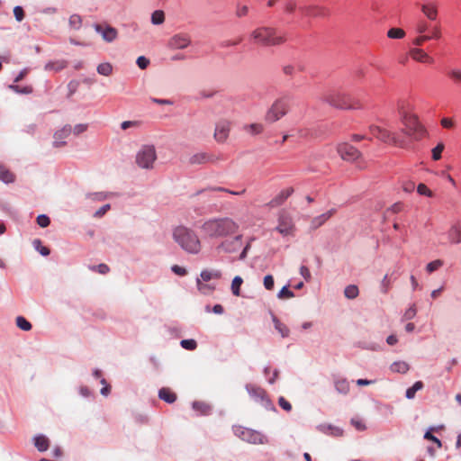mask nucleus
Instances as JSON below:
<instances>
[{"mask_svg":"<svg viewBox=\"0 0 461 461\" xmlns=\"http://www.w3.org/2000/svg\"><path fill=\"white\" fill-rule=\"evenodd\" d=\"M200 229L204 237L221 239L235 234L239 224L229 217H214L203 221Z\"/></svg>","mask_w":461,"mask_h":461,"instance_id":"nucleus-1","label":"nucleus"},{"mask_svg":"<svg viewBox=\"0 0 461 461\" xmlns=\"http://www.w3.org/2000/svg\"><path fill=\"white\" fill-rule=\"evenodd\" d=\"M250 38L257 44L267 47L282 45L286 41L285 33L270 26H260L252 31Z\"/></svg>","mask_w":461,"mask_h":461,"instance_id":"nucleus-2","label":"nucleus"},{"mask_svg":"<svg viewBox=\"0 0 461 461\" xmlns=\"http://www.w3.org/2000/svg\"><path fill=\"white\" fill-rule=\"evenodd\" d=\"M173 238L179 246L190 254H198L201 250V241L196 233L184 226L175 229Z\"/></svg>","mask_w":461,"mask_h":461,"instance_id":"nucleus-3","label":"nucleus"},{"mask_svg":"<svg viewBox=\"0 0 461 461\" xmlns=\"http://www.w3.org/2000/svg\"><path fill=\"white\" fill-rule=\"evenodd\" d=\"M401 121L404 126V133L413 140L419 141L428 135L426 128L419 121L416 114L402 113Z\"/></svg>","mask_w":461,"mask_h":461,"instance_id":"nucleus-4","label":"nucleus"},{"mask_svg":"<svg viewBox=\"0 0 461 461\" xmlns=\"http://www.w3.org/2000/svg\"><path fill=\"white\" fill-rule=\"evenodd\" d=\"M322 99L336 108L354 109L359 107L349 95L342 92L333 91L327 93L323 95Z\"/></svg>","mask_w":461,"mask_h":461,"instance_id":"nucleus-5","label":"nucleus"},{"mask_svg":"<svg viewBox=\"0 0 461 461\" xmlns=\"http://www.w3.org/2000/svg\"><path fill=\"white\" fill-rule=\"evenodd\" d=\"M369 131L373 137L384 143L392 144L400 148L404 147V140H400L394 132H392L385 128L378 125H370Z\"/></svg>","mask_w":461,"mask_h":461,"instance_id":"nucleus-6","label":"nucleus"},{"mask_svg":"<svg viewBox=\"0 0 461 461\" xmlns=\"http://www.w3.org/2000/svg\"><path fill=\"white\" fill-rule=\"evenodd\" d=\"M289 107L290 101L288 97L285 96L276 100L266 113V121L270 123L278 121L287 113Z\"/></svg>","mask_w":461,"mask_h":461,"instance_id":"nucleus-7","label":"nucleus"},{"mask_svg":"<svg viewBox=\"0 0 461 461\" xmlns=\"http://www.w3.org/2000/svg\"><path fill=\"white\" fill-rule=\"evenodd\" d=\"M234 433L241 440L249 444L264 445L268 443L267 438L266 436H264L259 431L251 429L238 427L234 429Z\"/></svg>","mask_w":461,"mask_h":461,"instance_id":"nucleus-8","label":"nucleus"},{"mask_svg":"<svg viewBox=\"0 0 461 461\" xmlns=\"http://www.w3.org/2000/svg\"><path fill=\"white\" fill-rule=\"evenodd\" d=\"M157 159L156 149L153 145H144L136 155V163L142 168H151Z\"/></svg>","mask_w":461,"mask_h":461,"instance_id":"nucleus-9","label":"nucleus"},{"mask_svg":"<svg viewBox=\"0 0 461 461\" xmlns=\"http://www.w3.org/2000/svg\"><path fill=\"white\" fill-rule=\"evenodd\" d=\"M276 230L283 236H293L295 232V225L292 216L286 212H280L278 216V224Z\"/></svg>","mask_w":461,"mask_h":461,"instance_id":"nucleus-10","label":"nucleus"},{"mask_svg":"<svg viewBox=\"0 0 461 461\" xmlns=\"http://www.w3.org/2000/svg\"><path fill=\"white\" fill-rule=\"evenodd\" d=\"M192 43L191 36L186 32L174 34L167 41V47L172 50H185Z\"/></svg>","mask_w":461,"mask_h":461,"instance_id":"nucleus-11","label":"nucleus"},{"mask_svg":"<svg viewBox=\"0 0 461 461\" xmlns=\"http://www.w3.org/2000/svg\"><path fill=\"white\" fill-rule=\"evenodd\" d=\"M231 122L228 120H221L215 125L213 138L218 143H224L229 138Z\"/></svg>","mask_w":461,"mask_h":461,"instance_id":"nucleus-12","label":"nucleus"},{"mask_svg":"<svg viewBox=\"0 0 461 461\" xmlns=\"http://www.w3.org/2000/svg\"><path fill=\"white\" fill-rule=\"evenodd\" d=\"M337 149L341 158L347 161H355L361 157V152L348 143L339 144Z\"/></svg>","mask_w":461,"mask_h":461,"instance_id":"nucleus-13","label":"nucleus"},{"mask_svg":"<svg viewBox=\"0 0 461 461\" xmlns=\"http://www.w3.org/2000/svg\"><path fill=\"white\" fill-rule=\"evenodd\" d=\"M242 247V235H237L233 239L222 240L217 249L225 253H235Z\"/></svg>","mask_w":461,"mask_h":461,"instance_id":"nucleus-14","label":"nucleus"},{"mask_svg":"<svg viewBox=\"0 0 461 461\" xmlns=\"http://www.w3.org/2000/svg\"><path fill=\"white\" fill-rule=\"evenodd\" d=\"M417 6L420 8L421 14L428 21L435 22L438 17V5L435 2H423L418 3Z\"/></svg>","mask_w":461,"mask_h":461,"instance_id":"nucleus-15","label":"nucleus"},{"mask_svg":"<svg viewBox=\"0 0 461 461\" xmlns=\"http://www.w3.org/2000/svg\"><path fill=\"white\" fill-rule=\"evenodd\" d=\"M94 27L106 42L113 41L118 36L117 30L108 24H95Z\"/></svg>","mask_w":461,"mask_h":461,"instance_id":"nucleus-16","label":"nucleus"},{"mask_svg":"<svg viewBox=\"0 0 461 461\" xmlns=\"http://www.w3.org/2000/svg\"><path fill=\"white\" fill-rule=\"evenodd\" d=\"M218 159L219 158L213 154L198 152L192 155L189 158L188 162L190 165H203L207 163H215Z\"/></svg>","mask_w":461,"mask_h":461,"instance_id":"nucleus-17","label":"nucleus"},{"mask_svg":"<svg viewBox=\"0 0 461 461\" xmlns=\"http://www.w3.org/2000/svg\"><path fill=\"white\" fill-rule=\"evenodd\" d=\"M410 57L420 63H429L432 64L434 62V59L432 57H430L425 50H423L420 48H412L409 51Z\"/></svg>","mask_w":461,"mask_h":461,"instance_id":"nucleus-18","label":"nucleus"},{"mask_svg":"<svg viewBox=\"0 0 461 461\" xmlns=\"http://www.w3.org/2000/svg\"><path fill=\"white\" fill-rule=\"evenodd\" d=\"M72 131V128L70 125H65L62 129L57 131L54 133V145L56 147H61L66 144L64 140L68 138Z\"/></svg>","mask_w":461,"mask_h":461,"instance_id":"nucleus-19","label":"nucleus"},{"mask_svg":"<svg viewBox=\"0 0 461 461\" xmlns=\"http://www.w3.org/2000/svg\"><path fill=\"white\" fill-rule=\"evenodd\" d=\"M447 238L451 244L461 243V223H454L447 231Z\"/></svg>","mask_w":461,"mask_h":461,"instance_id":"nucleus-20","label":"nucleus"},{"mask_svg":"<svg viewBox=\"0 0 461 461\" xmlns=\"http://www.w3.org/2000/svg\"><path fill=\"white\" fill-rule=\"evenodd\" d=\"M336 213V209H330L328 212L313 218L311 222V226L313 230L318 229L326 222L331 216Z\"/></svg>","mask_w":461,"mask_h":461,"instance_id":"nucleus-21","label":"nucleus"},{"mask_svg":"<svg viewBox=\"0 0 461 461\" xmlns=\"http://www.w3.org/2000/svg\"><path fill=\"white\" fill-rule=\"evenodd\" d=\"M447 77L455 86L461 87V68H452L448 69L447 71Z\"/></svg>","mask_w":461,"mask_h":461,"instance_id":"nucleus-22","label":"nucleus"},{"mask_svg":"<svg viewBox=\"0 0 461 461\" xmlns=\"http://www.w3.org/2000/svg\"><path fill=\"white\" fill-rule=\"evenodd\" d=\"M293 187H287L282 190L272 201L271 204L273 206L281 205L289 196H291L294 193Z\"/></svg>","mask_w":461,"mask_h":461,"instance_id":"nucleus-23","label":"nucleus"},{"mask_svg":"<svg viewBox=\"0 0 461 461\" xmlns=\"http://www.w3.org/2000/svg\"><path fill=\"white\" fill-rule=\"evenodd\" d=\"M158 397L167 403H173L176 400V394L167 387L159 390Z\"/></svg>","mask_w":461,"mask_h":461,"instance_id":"nucleus-24","label":"nucleus"},{"mask_svg":"<svg viewBox=\"0 0 461 461\" xmlns=\"http://www.w3.org/2000/svg\"><path fill=\"white\" fill-rule=\"evenodd\" d=\"M201 280L208 282L212 279H220L221 277V272L220 270H208L204 269L200 274Z\"/></svg>","mask_w":461,"mask_h":461,"instance_id":"nucleus-25","label":"nucleus"},{"mask_svg":"<svg viewBox=\"0 0 461 461\" xmlns=\"http://www.w3.org/2000/svg\"><path fill=\"white\" fill-rule=\"evenodd\" d=\"M334 385L338 393L347 394L349 392V383L345 378H336Z\"/></svg>","mask_w":461,"mask_h":461,"instance_id":"nucleus-26","label":"nucleus"},{"mask_svg":"<svg viewBox=\"0 0 461 461\" xmlns=\"http://www.w3.org/2000/svg\"><path fill=\"white\" fill-rule=\"evenodd\" d=\"M68 66V62L66 60H57L49 62L45 65V69L48 71H60Z\"/></svg>","mask_w":461,"mask_h":461,"instance_id":"nucleus-27","label":"nucleus"},{"mask_svg":"<svg viewBox=\"0 0 461 461\" xmlns=\"http://www.w3.org/2000/svg\"><path fill=\"white\" fill-rule=\"evenodd\" d=\"M34 445L41 452L46 451L49 447V439L43 435L34 438Z\"/></svg>","mask_w":461,"mask_h":461,"instance_id":"nucleus-28","label":"nucleus"},{"mask_svg":"<svg viewBox=\"0 0 461 461\" xmlns=\"http://www.w3.org/2000/svg\"><path fill=\"white\" fill-rule=\"evenodd\" d=\"M431 24L427 20H419L414 25L415 33L427 34L426 32L430 30Z\"/></svg>","mask_w":461,"mask_h":461,"instance_id":"nucleus-29","label":"nucleus"},{"mask_svg":"<svg viewBox=\"0 0 461 461\" xmlns=\"http://www.w3.org/2000/svg\"><path fill=\"white\" fill-rule=\"evenodd\" d=\"M305 11L308 15L311 16H326L327 10L324 7H321L318 5H311L305 8Z\"/></svg>","mask_w":461,"mask_h":461,"instance_id":"nucleus-30","label":"nucleus"},{"mask_svg":"<svg viewBox=\"0 0 461 461\" xmlns=\"http://www.w3.org/2000/svg\"><path fill=\"white\" fill-rule=\"evenodd\" d=\"M196 285L199 292L203 294H211L214 290L213 285L203 283L200 278H197Z\"/></svg>","mask_w":461,"mask_h":461,"instance_id":"nucleus-31","label":"nucleus"},{"mask_svg":"<svg viewBox=\"0 0 461 461\" xmlns=\"http://www.w3.org/2000/svg\"><path fill=\"white\" fill-rule=\"evenodd\" d=\"M393 372L405 374L409 370V365L404 361H397L391 365Z\"/></svg>","mask_w":461,"mask_h":461,"instance_id":"nucleus-32","label":"nucleus"},{"mask_svg":"<svg viewBox=\"0 0 461 461\" xmlns=\"http://www.w3.org/2000/svg\"><path fill=\"white\" fill-rule=\"evenodd\" d=\"M273 321L275 324L276 330H278V332L281 334L283 338H285L289 335V329L286 325L282 323L276 317H273Z\"/></svg>","mask_w":461,"mask_h":461,"instance_id":"nucleus-33","label":"nucleus"},{"mask_svg":"<svg viewBox=\"0 0 461 461\" xmlns=\"http://www.w3.org/2000/svg\"><path fill=\"white\" fill-rule=\"evenodd\" d=\"M429 40H439L442 38V29L439 23L431 24Z\"/></svg>","mask_w":461,"mask_h":461,"instance_id":"nucleus-34","label":"nucleus"},{"mask_svg":"<svg viewBox=\"0 0 461 461\" xmlns=\"http://www.w3.org/2000/svg\"><path fill=\"white\" fill-rule=\"evenodd\" d=\"M423 388V383L421 381H417L414 384L406 390V397L408 399H413L418 391Z\"/></svg>","mask_w":461,"mask_h":461,"instance_id":"nucleus-35","label":"nucleus"},{"mask_svg":"<svg viewBox=\"0 0 461 461\" xmlns=\"http://www.w3.org/2000/svg\"><path fill=\"white\" fill-rule=\"evenodd\" d=\"M0 180L5 183H12L14 181V175L4 167H0Z\"/></svg>","mask_w":461,"mask_h":461,"instance_id":"nucleus-36","label":"nucleus"},{"mask_svg":"<svg viewBox=\"0 0 461 461\" xmlns=\"http://www.w3.org/2000/svg\"><path fill=\"white\" fill-rule=\"evenodd\" d=\"M243 283V279L237 276L233 278L231 282V292L235 296L240 295V286Z\"/></svg>","mask_w":461,"mask_h":461,"instance_id":"nucleus-37","label":"nucleus"},{"mask_svg":"<svg viewBox=\"0 0 461 461\" xmlns=\"http://www.w3.org/2000/svg\"><path fill=\"white\" fill-rule=\"evenodd\" d=\"M358 287L355 285H348L344 290V294L348 299H355L358 295Z\"/></svg>","mask_w":461,"mask_h":461,"instance_id":"nucleus-38","label":"nucleus"},{"mask_svg":"<svg viewBox=\"0 0 461 461\" xmlns=\"http://www.w3.org/2000/svg\"><path fill=\"white\" fill-rule=\"evenodd\" d=\"M165 22V14L161 10H156L151 14V23L155 25L162 24Z\"/></svg>","mask_w":461,"mask_h":461,"instance_id":"nucleus-39","label":"nucleus"},{"mask_svg":"<svg viewBox=\"0 0 461 461\" xmlns=\"http://www.w3.org/2000/svg\"><path fill=\"white\" fill-rule=\"evenodd\" d=\"M405 35L404 30L401 28H391L387 32V37L390 39H403Z\"/></svg>","mask_w":461,"mask_h":461,"instance_id":"nucleus-40","label":"nucleus"},{"mask_svg":"<svg viewBox=\"0 0 461 461\" xmlns=\"http://www.w3.org/2000/svg\"><path fill=\"white\" fill-rule=\"evenodd\" d=\"M16 325L19 329L28 331L32 329V324L23 316L16 318Z\"/></svg>","mask_w":461,"mask_h":461,"instance_id":"nucleus-41","label":"nucleus"},{"mask_svg":"<svg viewBox=\"0 0 461 461\" xmlns=\"http://www.w3.org/2000/svg\"><path fill=\"white\" fill-rule=\"evenodd\" d=\"M444 149H445V145L443 142L438 143V145L435 148H433L431 150L432 159L435 161L439 160L441 158V154H442Z\"/></svg>","mask_w":461,"mask_h":461,"instance_id":"nucleus-42","label":"nucleus"},{"mask_svg":"<svg viewBox=\"0 0 461 461\" xmlns=\"http://www.w3.org/2000/svg\"><path fill=\"white\" fill-rule=\"evenodd\" d=\"M113 71V67L110 63H102L97 67V72L103 76H109Z\"/></svg>","mask_w":461,"mask_h":461,"instance_id":"nucleus-43","label":"nucleus"},{"mask_svg":"<svg viewBox=\"0 0 461 461\" xmlns=\"http://www.w3.org/2000/svg\"><path fill=\"white\" fill-rule=\"evenodd\" d=\"M244 129L249 133L259 134L263 131L264 127L260 123H251L249 125H246Z\"/></svg>","mask_w":461,"mask_h":461,"instance_id":"nucleus-44","label":"nucleus"},{"mask_svg":"<svg viewBox=\"0 0 461 461\" xmlns=\"http://www.w3.org/2000/svg\"><path fill=\"white\" fill-rule=\"evenodd\" d=\"M417 37H415L412 40V44L414 46L420 47L422 46L425 42L430 41L429 34H421V33H416Z\"/></svg>","mask_w":461,"mask_h":461,"instance_id":"nucleus-45","label":"nucleus"},{"mask_svg":"<svg viewBox=\"0 0 461 461\" xmlns=\"http://www.w3.org/2000/svg\"><path fill=\"white\" fill-rule=\"evenodd\" d=\"M416 313H417L416 306H415V304H412L405 311V312L402 315V321L411 320L416 316Z\"/></svg>","mask_w":461,"mask_h":461,"instance_id":"nucleus-46","label":"nucleus"},{"mask_svg":"<svg viewBox=\"0 0 461 461\" xmlns=\"http://www.w3.org/2000/svg\"><path fill=\"white\" fill-rule=\"evenodd\" d=\"M183 348L187 350H194L197 348V343L194 339H183L180 342Z\"/></svg>","mask_w":461,"mask_h":461,"instance_id":"nucleus-47","label":"nucleus"},{"mask_svg":"<svg viewBox=\"0 0 461 461\" xmlns=\"http://www.w3.org/2000/svg\"><path fill=\"white\" fill-rule=\"evenodd\" d=\"M279 299H290L294 296V293L288 289V286H284L277 294Z\"/></svg>","mask_w":461,"mask_h":461,"instance_id":"nucleus-48","label":"nucleus"},{"mask_svg":"<svg viewBox=\"0 0 461 461\" xmlns=\"http://www.w3.org/2000/svg\"><path fill=\"white\" fill-rule=\"evenodd\" d=\"M34 248L42 255L48 256L50 255V249L47 247L41 245V241L40 240H35L33 241Z\"/></svg>","mask_w":461,"mask_h":461,"instance_id":"nucleus-49","label":"nucleus"},{"mask_svg":"<svg viewBox=\"0 0 461 461\" xmlns=\"http://www.w3.org/2000/svg\"><path fill=\"white\" fill-rule=\"evenodd\" d=\"M89 268L92 271L98 272L99 274H102V275H105V274H107L110 271L109 267L106 264H104V263L99 264L97 266H91V267H89Z\"/></svg>","mask_w":461,"mask_h":461,"instance_id":"nucleus-50","label":"nucleus"},{"mask_svg":"<svg viewBox=\"0 0 461 461\" xmlns=\"http://www.w3.org/2000/svg\"><path fill=\"white\" fill-rule=\"evenodd\" d=\"M442 265H443V261L440 259H437V260L429 262L427 265L426 269L429 273H432V272L436 271L437 269H438L440 267H442Z\"/></svg>","mask_w":461,"mask_h":461,"instance_id":"nucleus-51","label":"nucleus"},{"mask_svg":"<svg viewBox=\"0 0 461 461\" xmlns=\"http://www.w3.org/2000/svg\"><path fill=\"white\" fill-rule=\"evenodd\" d=\"M193 408L196 411H200L203 414H207L210 411V407L207 404L200 402H194Z\"/></svg>","mask_w":461,"mask_h":461,"instance_id":"nucleus-52","label":"nucleus"},{"mask_svg":"<svg viewBox=\"0 0 461 461\" xmlns=\"http://www.w3.org/2000/svg\"><path fill=\"white\" fill-rule=\"evenodd\" d=\"M36 221H37L38 225L41 228H46L50 223V218L45 214H40L37 217Z\"/></svg>","mask_w":461,"mask_h":461,"instance_id":"nucleus-53","label":"nucleus"},{"mask_svg":"<svg viewBox=\"0 0 461 461\" xmlns=\"http://www.w3.org/2000/svg\"><path fill=\"white\" fill-rule=\"evenodd\" d=\"M417 192L420 195H425L428 197L432 196V192L428 188V186L425 184H419L417 186Z\"/></svg>","mask_w":461,"mask_h":461,"instance_id":"nucleus-54","label":"nucleus"},{"mask_svg":"<svg viewBox=\"0 0 461 461\" xmlns=\"http://www.w3.org/2000/svg\"><path fill=\"white\" fill-rule=\"evenodd\" d=\"M10 87L13 90H14L15 92L20 93V94H26L27 95V94L32 93V91H33V88L31 86H23V87H21L19 86H11Z\"/></svg>","mask_w":461,"mask_h":461,"instance_id":"nucleus-55","label":"nucleus"},{"mask_svg":"<svg viewBox=\"0 0 461 461\" xmlns=\"http://www.w3.org/2000/svg\"><path fill=\"white\" fill-rule=\"evenodd\" d=\"M249 14V7L247 5H238L236 8L235 14L237 17H244Z\"/></svg>","mask_w":461,"mask_h":461,"instance_id":"nucleus-56","label":"nucleus"},{"mask_svg":"<svg viewBox=\"0 0 461 461\" xmlns=\"http://www.w3.org/2000/svg\"><path fill=\"white\" fill-rule=\"evenodd\" d=\"M274 277L271 275H267L264 277V286L267 290H272L274 288Z\"/></svg>","mask_w":461,"mask_h":461,"instance_id":"nucleus-57","label":"nucleus"},{"mask_svg":"<svg viewBox=\"0 0 461 461\" xmlns=\"http://www.w3.org/2000/svg\"><path fill=\"white\" fill-rule=\"evenodd\" d=\"M278 404L282 409H284L286 411H290L292 410L291 403L283 396H281L278 399Z\"/></svg>","mask_w":461,"mask_h":461,"instance_id":"nucleus-58","label":"nucleus"},{"mask_svg":"<svg viewBox=\"0 0 461 461\" xmlns=\"http://www.w3.org/2000/svg\"><path fill=\"white\" fill-rule=\"evenodd\" d=\"M296 9V2L294 0H288L285 3V11L292 14Z\"/></svg>","mask_w":461,"mask_h":461,"instance_id":"nucleus-59","label":"nucleus"},{"mask_svg":"<svg viewBox=\"0 0 461 461\" xmlns=\"http://www.w3.org/2000/svg\"><path fill=\"white\" fill-rule=\"evenodd\" d=\"M14 14L18 22H22L24 18V11L21 6H15L14 8Z\"/></svg>","mask_w":461,"mask_h":461,"instance_id":"nucleus-60","label":"nucleus"},{"mask_svg":"<svg viewBox=\"0 0 461 461\" xmlns=\"http://www.w3.org/2000/svg\"><path fill=\"white\" fill-rule=\"evenodd\" d=\"M69 23L75 29L79 28L80 25H81V17L79 15H77V14L71 15L70 18H69Z\"/></svg>","mask_w":461,"mask_h":461,"instance_id":"nucleus-61","label":"nucleus"},{"mask_svg":"<svg viewBox=\"0 0 461 461\" xmlns=\"http://www.w3.org/2000/svg\"><path fill=\"white\" fill-rule=\"evenodd\" d=\"M136 63L140 69H145L149 66V60L144 56H140L137 59Z\"/></svg>","mask_w":461,"mask_h":461,"instance_id":"nucleus-62","label":"nucleus"},{"mask_svg":"<svg viewBox=\"0 0 461 461\" xmlns=\"http://www.w3.org/2000/svg\"><path fill=\"white\" fill-rule=\"evenodd\" d=\"M391 287V281L387 275H385L382 280V292L386 294Z\"/></svg>","mask_w":461,"mask_h":461,"instance_id":"nucleus-63","label":"nucleus"},{"mask_svg":"<svg viewBox=\"0 0 461 461\" xmlns=\"http://www.w3.org/2000/svg\"><path fill=\"white\" fill-rule=\"evenodd\" d=\"M440 124L446 129H451L455 126L454 121L451 118L447 117L441 119Z\"/></svg>","mask_w":461,"mask_h":461,"instance_id":"nucleus-64","label":"nucleus"}]
</instances>
